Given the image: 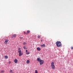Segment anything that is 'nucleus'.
<instances>
[{
    "label": "nucleus",
    "instance_id": "f257e3e1",
    "mask_svg": "<svg viewBox=\"0 0 73 73\" xmlns=\"http://www.w3.org/2000/svg\"><path fill=\"white\" fill-rule=\"evenodd\" d=\"M37 60L40 62V64L41 65H42V64L44 63V62L43 60H41V59L40 58H37Z\"/></svg>",
    "mask_w": 73,
    "mask_h": 73
},
{
    "label": "nucleus",
    "instance_id": "f03ea898",
    "mask_svg": "<svg viewBox=\"0 0 73 73\" xmlns=\"http://www.w3.org/2000/svg\"><path fill=\"white\" fill-rule=\"evenodd\" d=\"M18 53H19V56H21L23 54V53L21 52V48H19L18 49Z\"/></svg>",
    "mask_w": 73,
    "mask_h": 73
},
{
    "label": "nucleus",
    "instance_id": "7ed1b4c3",
    "mask_svg": "<svg viewBox=\"0 0 73 73\" xmlns=\"http://www.w3.org/2000/svg\"><path fill=\"white\" fill-rule=\"evenodd\" d=\"M56 44L57 47H60V46H62L61 43L60 41H57L56 43Z\"/></svg>",
    "mask_w": 73,
    "mask_h": 73
},
{
    "label": "nucleus",
    "instance_id": "20e7f679",
    "mask_svg": "<svg viewBox=\"0 0 73 73\" xmlns=\"http://www.w3.org/2000/svg\"><path fill=\"white\" fill-rule=\"evenodd\" d=\"M51 66L52 69H55V66H54V62H52L51 63Z\"/></svg>",
    "mask_w": 73,
    "mask_h": 73
},
{
    "label": "nucleus",
    "instance_id": "39448f33",
    "mask_svg": "<svg viewBox=\"0 0 73 73\" xmlns=\"http://www.w3.org/2000/svg\"><path fill=\"white\" fill-rule=\"evenodd\" d=\"M9 41V40L8 39H5V41L4 42V43L5 44H7V43Z\"/></svg>",
    "mask_w": 73,
    "mask_h": 73
},
{
    "label": "nucleus",
    "instance_id": "423d86ee",
    "mask_svg": "<svg viewBox=\"0 0 73 73\" xmlns=\"http://www.w3.org/2000/svg\"><path fill=\"white\" fill-rule=\"evenodd\" d=\"M36 49L38 51H40V50H41V48L39 47L37 48Z\"/></svg>",
    "mask_w": 73,
    "mask_h": 73
},
{
    "label": "nucleus",
    "instance_id": "0eeeda50",
    "mask_svg": "<svg viewBox=\"0 0 73 73\" xmlns=\"http://www.w3.org/2000/svg\"><path fill=\"white\" fill-rule=\"evenodd\" d=\"M16 37V35L14 34V35H13L11 37L12 38H13V37Z\"/></svg>",
    "mask_w": 73,
    "mask_h": 73
},
{
    "label": "nucleus",
    "instance_id": "6e6552de",
    "mask_svg": "<svg viewBox=\"0 0 73 73\" xmlns=\"http://www.w3.org/2000/svg\"><path fill=\"white\" fill-rule=\"evenodd\" d=\"M14 62L15 63H17V62H18V60H17V59H15Z\"/></svg>",
    "mask_w": 73,
    "mask_h": 73
},
{
    "label": "nucleus",
    "instance_id": "1a4fd4ad",
    "mask_svg": "<svg viewBox=\"0 0 73 73\" xmlns=\"http://www.w3.org/2000/svg\"><path fill=\"white\" fill-rule=\"evenodd\" d=\"M40 46L42 48H43V47H45V44H42L40 45Z\"/></svg>",
    "mask_w": 73,
    "mask_h": 73
},
{
    "label": "nucleus",
    "instance_id": "9d476101",
    "mask_svg": "<svg viewBox=\"0 0 73 73\" xmlns=\"http://www.w3.org/2000/svg\"><path fill=\"white\" fill-rule=\"evenodd\" d=\"M8 58V57L7 55H6L5 56V59H7Z\"/></svg>",
    "mask_w": 73,
    "mask_h": 73
},
{
    "label": "nucleus",
    "instance_id": "9b49d317",
    "mask_svg": "<svg viewBox=\"0 0 73 73\" xmlns=\"http://www.w3.org/2000/svg\"><path fill=\"white\" fill-rule=\"evenodd\" d=\"M0 73H4V70H2L0 72Z\"/></svg>",
    "mask_w": 73,
    "mask_h": 73
},
{
    "label": "nucleus",
    "instance_id": "f8f14e48",
    "mask_svg": "<svg viewBox=\"0 0 73 73\" xmlns=\"http://www.w3.org/2000/svg\"><path fill=\"white\" fill-rule=\"evenodd\" d=\"M29 33H30V31H27V33H26V34H28Z\"/></svg>",
    "mask_w": 73,
    "mask_h": 73
},
{
    "label": "nucleus",
    "instance_id": "ddd939ff",
    "mask_svg": "<svg viewBox=\"0 0 73 73\" xmlns=\"http://www.w3.org/2000/svg\"><path fill=\"white\" fill-rule=\"evenodd\" d=\"M27 64H29V60H28L27 61Z\"/></svg>",
    "mask_w": 73,
    "mask_h": 73
},
{
    "label": "nucleus",
    "instance_id": "4468645a",
    "mask_svg": "<svg viewBox=\"0 0 73 73\" xmlns=\"http://www.w3.org/2000/svg\"><path fill=\"white\" fill-rule=\"evenodd\" d=\"M10 72H11V73H12L13 72V71L11 70H10Z\"/></svg>",
    "mask_w": 73,
    "mask_h": 73
},
{
    "label": "nucleus",
    "instance_id": "2eb2a0df",
    "mask_svg": "<svg viewBox=\"0 0 73 73\" xmlns=\"http://www.w3.org/2000/svg\"><path fill=\"white\" fill-rule=\"evenodd\" d=\"M19 38L21 40H22L23 38V37H20Z\"/></svg>",
    "mask_w": 73,
    "mask_h": 73
},
{
    "label": "nucleus",
    "instance_id": "dca6fc26",
    "mask_svg": "<svg viewBox=\"0 0 73 73\" xmlns=\"http://www.w3.org/2000/svg\"><path fill=\"white\" fill-rule=\"evenodd\" d=\"M35 73H38V72L36 70L35 71Z\"/></svg>",
    "mask_w": 73,
    "mask_h": 73
},
{
    "label": "nucleus",
    "instance_id": "f3484780",
    "mask_svg": "<svg viewBox=\"0 0 73 73\" xmlns=\"http://www.w3.org/2000/svg\"><path fill=\"white\" fill-rule=\"evenodd\" d=\"M26 53V54H29L30 53H29V52H27Z\"/></svg>",
    "mask_w": 73,
    "mask_h": 73
},
{
    "label": "nucleus",
    "instance_id": "a211bd4d",
    "mask_svg": "<svg viewBox=\"0 0 73 73\" xmlns=\"http://www.w3.org/2000/svg\"><path fill=\"white\" fill-rule=\"evenodd\" d=\"M38 38H40V36L38 35Z\"/></svg>",
    "mask_w": 73,
    "mask_h": 73
},
{
    "label": "nucleus",
    "instance_id": "6ab92c4d",
    "mask_svg": "<svg viewBox=\"0 0 73 73\" xmlns=\"http://www.w3.org/2000/svg\"><path fill=\"white\" fill-rule=\"evenodd\" d=\"M11 61H9V64H11Z\"/></svg>",
    "mask_w": 73,
    "mask_h": 73
},
{
    "label": "nucleus",
    "instance_id": "aec40b11",
    "mask_svg": "<svg viewBox=\"0 0 73 73\" xmlns=\"http://www.w3.org/2000/svg\"><path fill=\"white\" fill-rule=\"evenodd\" d=\"M23 45H25V44H26V43L24 42L23 43Z\"/></svg>",
    "mask_w": 73,
    "mask_h": 73
},
{
    "label": "nucleus",
    "instance_id": "412c9836",
    "mask_svg": "<svg viewBox=\"0 0 73 73\" xmlns=\"http://www.w3.org/2000/svg\"><path fill=\"white\" fill-rule=\"evenodd\" d=\"M23 48L25 49V48H26V47L25 46H23Z\"/></svg>",
    "mask_w": 73,
    "mask_h": 73
},
{
    "label": "nucleus",
    "instance_id": "4be33fe9",
    "mask_svg": "<svg viewBox=\"0 0 73 73\" xmlns=\"http://www.w3.org/2000/svg\"><path fill=\"white\" fill-rule=\"evenodd\" d=\"M71 48L72 49H73V47H71Z\"/></svg>",
    "mask_w": 73,
    "mask_h": 73
},
{
    "label": "nucleus",
    "instance_id": "5701e85b",
    "mask_svg": "<svg viewBox=\"0 0 73 73\" xmlns=\"http://www.w3.org/2000/svg\"><path fill=\"white\" fill-rule=\"evenodd\" d=\"M24 35H25V34H27V33H25V32H24Z\"/></svg>",
    "mask_w": 73,
    "mask_h": 73
},
{
    "label": "nucleus",
    "instance_id": "b1692460",
    "mask_svg": "<svg viewBox=\"0 0 73 73\" xmlns=\"http://www.w3.org/2000/svg\"><path fill=\"white\" fill-rule=\"evenodd\" d=\"M28 52V50H26V52Z\"/></svg>",
    "mask_w": 73,
    "mask_h": 73
},
{
    "label": "nucleus",
    "instance_id": "393cba45",
    "mask_svg": "<svg viewBox=\"0 0 73 73\" xmlns=\"http://www.w3.org/2000/svg\"><path fill=\"white\" fill-rule=\"evenodd\" d=\"M41 42H42V40H41Z\"/></svg>",
    "mask_w": 73,
    "mask_h": 73
}]
</instances>
